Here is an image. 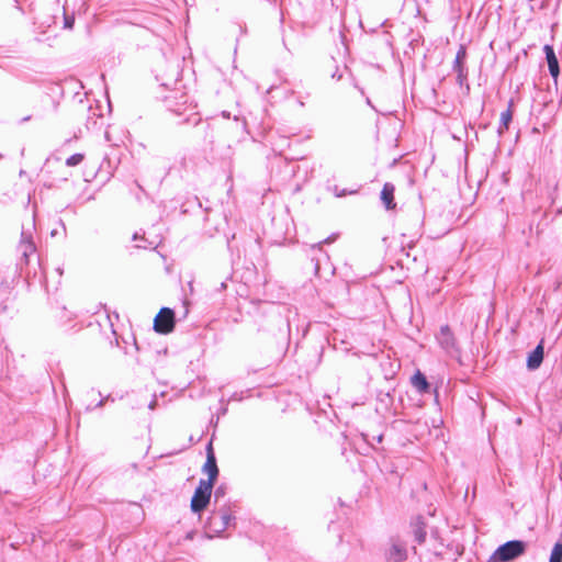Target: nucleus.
<instances>
[{
	"instance_id": "f257e3e1",
	"label": "nucleus",
	"mask_w": 562,
	"mask_h": 562,
	"mask_svg": "<svg viewBox=\"0 0 562 562\" xmlns=\"http://www.w3.org/2000/svg\"><path fill=\"white\" fill-rule=\"evenodd\" d=\"M526 543L519 540L508 541L499 546L487 562H509L524 554Z\"/></svg>"
},
{
	"instance_id": "f03ea898",
	"label": "nucleus",
	"mask_w": 562,
	"mask_h": 562,
	"mask_svg": "<svg viewBox=\"0 0 562 562\" xmlns=\"http://www.w3.org/2000/svg\"><path fill=\"white\" fill-rule=\"evenodd\" d=\"M105 122L103 117L97 116L93 114V116H89L87 124H86V133L80 131V134L77 137H86V138H99L101 135V132H103V136L110 140L113 137H116V130L117 127L111 126L108 130H104Z\"/></svg>"
},
{
	"instance_id": "7ed1b4c3",
	"label": "nucleus",
	"mask_w": 562,
	"mask_h": 562,
	"mask_svg": "<svg viewBox=\"0 0 562 562\" xmlns=\"http://www.w3.org/2000/svg\"><path fill=\"white\" fill-rule=\"evenodd\" d=\"M212 490L213 485L211 481L200 480L190 504L191 510L193 513H201L207 507L211 499Z\"/></svg>"
},
{
	"instance_id": "20e7f679",
	"label": "nucleus",
	"mask_w": 562,
	"mask_h": 562,
	"mask_svg": "<svg viewBox=\"0 0 562 562\" xmlns=\"http://www.w3.org/2000/svg\"><path fill=\"white\" fill-rule=\"evenodd\" d=\"M233 516L228 512L212 513L207 522L210 537L221 536L231 525Z\"/></svg>"
},
{
	"instance_id": "39448f33",
	"label": "nucleus",
	"mask_w": 562,
	"mask_h": 562,
	"mask_svg": "<svg viewBox=\"0 0 562 562\" xmlns=\"http://www.w3.org/2000/svg\"><path fill=\"white\" fill-rule=\"evenodd\" d=\"M175 327L173 311L167 307L160 310L154 321V328L157 333L169 334Z\"/></svg>"
},
{
	"instance_id": "423d86ee",
	"label": "nucleus",
	"mask_w": 562,
	"mask_h": 562,
	"mask_svg": "<svg viewBox=\"0 0 562 562\" xmlns=\"http://www.w3.org/2000/svg\"><path fill=\"white\" fill-rule=\"evenodd\" d=\"M203 471L207 474L209 479L206 481H211L212 485H214V482L218 474V469L216 465V460L214 457V453L212 451L211 445L209 446V452L206 461L203 465Z\"/></svg>"
},
{
	"instance_id": "0eeeda50",
	"label": "nucleus",
	"mask_w": 562,
	"mask_h": 562,
	"mask_svg": "<svg viewBox=\"0 0 562 562\" xmlns=\"http://www.w3.org/2000/svg\"><path fill=\"white\" fill-rule=\"evenodd\" d=\"M543 49L546 53L550 75L555 79L559 76V63L555 57L554 50L550 45H546Z\"/></svg>"
},
{
	"instance_id": "6e6552de",
	"label": "nucleus",
	"mask_w": 562,
	"mask_h": 562,
	"mask_svg": "<svg viewBox=\"0 0 562 562\" xmlns=\"http://www.w3.org/2000/svg\"><path fill=\"white\" fill-rule=\"evenodd\" d=\"M394 191H395V188L392 183H385L381 191V200L384 203L385 207L389 210L395 207Z\"/></svg>"
},
{
	"instance_id": "1a4fd4ad",
	"label": "nucleus",
	"mask_w": 562,
	"mask_h": 562,
	"mask_svg": "<svg viewBox=\"0 0 562 562\" xmlns=\"http://www.w3.org/2000/svg\"><path fill=\"white\" fill-rule=\"evenodd\" d=\"M438 341L445 349H450L454 346L453 335L448 326H442L438 334Z\"/></svg>"
},
{
	"instance_id": "9d476101",
	"label": "nucleus",
	"mask_w": 562,
	"mask_h": 562,
	"mask_svg": "<svg viewBox=\"0 0 562 562\" xmlns=\"http://www.w3.org/2000/svg\"><path fill=\"white\" fill-rule=\"evenodd\" d=\"M543 359V347L542 345H538L536 349L529 355L527 360V366L529 369H537Z\"/></svg>"
},
{
	"instance_id": "9b49d317",
	"label": "nucleus",
	"mask_w": 562,
	"mask_h": 562,
	"mask_svg": "<svg viewBox=\"0 0 562 562\" xmlns=\"http://www.w3.org/2000/svg\"><path fill=\"white\" fill-rule=\"evenodd\" d=\"M20 249L22 251L23 257H25V258H27L35 250V246H34L31 235H26L25 232H22Z\"/></svg>"
},
{
	"instance_id": "f8f14e48",
	"label": "nucleus",
	"mask_w": 562,
	"mask_h": 562,
	"mask_svg": "<svg viewBox=\"0 0 562 562\" xmlns=\"http://www.w3.org/2000/svg\"><path fill=\"white\" fill-rule=\"evenodd\" d=\"M412 384L420 393H425L429 389V384H428V382L426 380V376L422 372H419V371H417L413 375Z\"/></svg>"
},
{
	"instance_id": "ddd939ff",
	"label": "nucleus",
	"mask_w": 562,
	"mask_h": 562,
	"mask_svg": "<svg viewBox=\"0 0 562 562\" xmlns=\"http://www.w3.org/2000/svg\"><path fill=\"white\" fill-rule=\"evenodd\" d=\"M406 553L401 544H393L389 550V559L393 562H402L405 560Z\"/></svg>"
},
{
	"instance_id": "4468645a",
	"label": "nucleus",
	"mask_w": 562,
	"mask_h": 562,
	"mask_svg": "<svg viewBox=\"0 0 562 562\" xmlns=\"http://www.w3.org/2000/svg\"><path fill=\"white\" fill-rule=\"evenodd\" d=\"M549 562H562V540L554 544Z\"/></svg>"
},
{
	"instance_id": "2eb2a0df",
	"label": "nucleus",
	"mask_w": 562,
	"mask_h": 562,
	"mask_svg": "<svg viewBox=\"0 0 562 562\" xmlns=\"http://www.w3.org/2000/svg\"><path fill=\"white\" fill-rule=\"evenodd\" d=\"M133 240H142L143 244H136V248L147 249V248H155L156 243L155 241H148L143 235H139L138 233H135L133 236Z\"/></svg>"
},
{
	"instance_id": "dca6fc26",
	"label": "nucleus",
	"mask_w": 562,
	"mask_h": 562,
	"mask_svg": "<svg viewBox=\"0 0 562 562\" xmlns=\"http://www.w3.org/2000/svg\"><path fill=\"white\" fill-rule=\"evenodd\" d=\"M513 117L512 111L507 109L501 113V127L507 128Z\"/></svg>"
},
{
	"instance_id": "f3484780",
	"label": "nucleus",
	"mask_w": 562,
	"mask_h": 562,
	"mask_svg": "<svg viewBox=\"0 0 562 562\" xmlns=\"http://www.w3.org/2000/svg\"><path fill=\"white\" fill-rule=\"evenodd\" d=\"M82 160H83L82 154H75L66 160V164H67V166L74 167V166L79 165Z\"/></svg>"
},
{
	"instance_id": "a211bd4d",
	"label": "nucleus",
	"mask_w": 562,
	"mask_h": 562,
	"mask_svg": "<svg viewBox=\"0 0 562 562\" xmlns=\"http://www.w3.org/2000/svg\"><path fill=\"white\" fill-rule=\"evenodd\" d=\"M465 48L463 46L460 47V49L457 53L456 56V66L459 67L462 63V60L465 58Z\"/></svg>"
},
{
	"instance_id": "6ab92c4d",
	"label": "nucleus",
	"mask_w": 562,
	"mask_h": 562,
	"mask_svg": "<svg viewBox=\"0 0 562 562\" xmlns=\"http://www.w3.org/2000/svg\"><path fill=\"white\" fill-rule=\"evenodd\" d=\"M65 23H66V26H68V27H71V25H72V22H70L68 19H66Z\"/></svg>"
},
{
	"instance_id": "aec40b11",
	"label": "nucleus",
	"mask_w": 562,
	"mask_h": 562,
	"mask_svg": "<svg viewBox=\"0 0 562 562\" xmlns=\"http://www.w3.org/2000/svg\"><path fill=\"white\" fill-rule=\"evenodd\" d=\"M56 271L58 272V276H59V277H61V276H63V273H64V271H63V269H61V268H57V270H56Z\"/></svg>"
}]
</instances>
